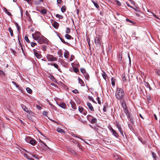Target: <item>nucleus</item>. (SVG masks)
Instances as JSON below:
<instances>
[{
  "mask_svg": "<svg viewBox=\"0 0 160 160\" xmlns=\"http://www.w3.org/2000/svg\"><path fill=\"white\" fill-rule=\"evenodd\" d=\"M24 156L25 158H27L28 159V158H29L28 156V155L26 154V153H25L24 154Z\"/></svg>",
  "mask_w": 160,
  "mask_h": 160,
  "instance_id": "63",
  "label": "nucleus"
},
{
  "mask_svg": "<svg viewBox=\"0 0 160 160\" xmlns=\"http://www.w3.org/2000/svg\"><path fill=\"white\" fill-rule=\"evenodd\" d=\"M66 9V7L65 6H63L62 7V8L61 9V11L62 12H63L65 11Z\"/></svg>",
  "mask_w": 160,
  "mask_h": 160,
  "instance_id": "31",
  "label": "nucleus"
},
{
  "mask_svg": "<svg viewBox=\"0 0 160 160\" xmlns=\"http://www.w3.org/2000/svg\"><path fill=\"white\" fill-rule=\"evenodd\" d=\"M82 114L84 115H86L87 113V111H86L85 110H83V112H82Z\"/></svg>",
  "mask_w": 160,
  "mask_h": 160,
  "instance_id": "54",
  "label": "nucleus"
},
{
  "mask_svg": "<svg viewBox=\"0 0 160 160\" xmlns=\"http://www.w3.org/2000/svg\"><path fill=\"white\" fill-rule=\"evenodd\" d=\"M4 75V73L0 69V75Z\"/></svg>",
  "mask_w": 160,
  "mask_h": 160,
  "instance_id": "55",
  "label": "nucleus"
},
{
  "mask_svg": "<svg viewBox=\"0 0 160 160\" xmlns=\"http://www.w3.org/2000/svg\"><path fill=\"white\" fill-rule=\"evenodd\" d=\"M31 45L32 47H34L35 45H37V44L35 42H31Z\"/></svg>",
  "mask_w": 160,
  "mask_h": 160,
  "instance_id": "43",
  "label": "nucleus"
},
{
  "mask_svg": "<svg viewBox=\"0 0 160 160\" xmlns=\"http://www.w3.org/2000/svg\"><path fill=\"white\" fill-rule=\"evenodd\" d=\"M97 99L98 101V104H101V101L100 100V98L99 97H97Z\"/></svg>",
  "mask_w": 160,
  "mask_h": 160,
  "instance_id": "47",
  "label": "nucleus"
},
{
  "mask_svg": "<svg viewBox=\"0 0 160 160\" xmlns=\"http://www.w3.org/2000/svg\"><path fill=\"white\" fill-rule=\"evenodd\" d=\"M33 51L34 52V55L38 59H40L42 57V56L41 53L37 52V50L36 49H33Z\"/></svg>",
  "mask_w": 160,
  "mask_h": 160,
  "instance_id": "8",
  "label": "nucleus"
},
{
  "mask_svg": "<svg viewBox=\"0 0 160 160\" xmlns=\"http://www.w3.org/2000/svg\"><path fill=\"white\" fill-rule=\"evenodd\" d=\"M102 76L103 78L104 79H106V78L107 75L105 73V72H103V73H102Z\"/></svg>",
  "mask_w": 160,
  "mask_h": 160,
  "instance_id": "38",
  "label": "nucleus"
},
{
  "mask_svg": "<svg viewBox=\"0 0 160 160\" xmlns=\"http://www.w3.org/2000/svg\"><path fill=\"white\" fill-rule=\"evenodd\" d=\"M103 110L104 112H106L107 111V107H106L105 105L103 106Z\"/></svg>",
  "mask_w": 160,
  "mask_h": 160,
  "instance_id": "53",
  "label": "nucleus"
},
{
  "mask_svg": "<svg viewBox=\"0 0 160 160\" xmlns=\"http://www.w3.org/2000/svg\"><path fill=\"white\" fill-rule=\"evenodd\" d=\"M51 23L52 26L56 29H58L59 24L56 21H51Z\"/></svg>",
  "mask_w": 160,
  "mask_h": 160,
  "instance_id": "7",
  "label": "nucleus"
},
{
  "mask_svg": "<svg viewBox=\"0 0 160 160\" xmlns=\"http://www.w3.org/2000/svg\"><path fill=\"white\" fill-rule=\"evenodd\" d=\"M78 79L79 83L81 84V86H84L85 84L84 82L79 77H78Z\"/></svg>",
  "mask_w": 160,
  "mask_h": 160,
  "instance_id": "14",
  "label": "nucleus"
},
{
  "mask_svg": "<svg viewBox=\"0 0 160 160\" xmlns=\"http://www.w3.org/2000/svg\"><path fill=\"white\" fill-rule=\"evenodd\" d=\"M124 112L126 114L127 117H128V108H126L125 109H123Z\"/></svg>",
  "mask_w": 160,
  "mask_h": 160,
  "instance_id": "32",
  "label": "nucleus"
},
{
  "mask_svg": "<svg viewBox=\"0 0 160 160\" xmlns=\"http://www.w3.org/2000/svg\"><path fill=\"white\" fill-rule=\"evenodd\" d=\"M92 2L93 3L95 6L97 8H99V7L98 3L97 2H95L93 1H92Z\"/></svg>",
  "mask_w": 160,
  "mask_h": 160,
  "instance_id": "19",
  "label": "nucleus"
},
{
  "mask_svg": "<svg viewBox=\"0 0 160 160\" xmlns=\"http://www.w3.org/2000/svg\"><path fill=\"white\" fill-rule=\"evenodd\" d=\"M46 58L48 61H54L57 60V58L54 57L52 55L48 54L46 56Z\"/></svg>",
  "mask_w": 160,
  "mask_h": 160,
  "instance_id": "4",
  "label": "nucleus"
},
{
  "mask_svg": "<svg viewBox=\"0 0 160 160\" xmlns=\"http://www.w3.org/2000/svg\"><path fill=\"white\" fill-rule=\"evenodd\" d=\"M32 139L30 137H28L25 138V140L27 142L30 143Z\"/></svg>",
  "mask_w": 160,
  "mask_h": 160,
  "instance_id": "23",
  "label": "nucleus"
},
{
  "mask_svg": "<svg viewBox=\"0 0 160 160\" xmlns=\"http://www.w3.org/2000/svg\"><path fill=\"white\" fill-rule=\"evenodd\" d=\"M26 90L27 92L29 94H31L32 92V90L30 88L28 87L26 88Z\"/></svg>",
  "mask_w": 160,
  "mask_h": 160,
  "instance_id": "25",
  "label": "nucleus"
},
{
  "mask_svg": "<svg viewBox=\"0 0 160 160\" xmlns=\"http://www.w3.org/2000/svg\"><path fill=\"white\" fill-rule=\"evenodd\" d=\"M42 142V143L43 144V145H44L45 146V147H48V146H47V145L45 143H44L43 142V141H42V142Z\"/></svg>",
  "mask_w": 160,
  "mask_h": 160,
  "instance_id": "61",
  "label": "nucleus"
},
{
  "mask_svg": "<svg viewBox=\"0 0 160 160\" xmlns=\"http://www.w3.org/2000/svg\"><path fill=\"white\" fill-rule=\"evenodd\" d=\"M152 156L153 158H154L155 160H156V157L155 153H154V152H152Z\"/></svg>",
  "mask_w": 160,
  "mask_h": 160,
  "instance_id": "46",
  "label": "nucleus"
},
{
  "mask_svg": "<svg viewBox=\"0 0 160 160\" xmlns=\"http://www.w3.org/2000/svg\"><path fill=\"white\" fill-rule=\"evenodd\" d=\"M60 39H61L62 42L64 44H66L67 43L63 39L60 37Z\"/></svg>",
  "mask_w": 160,
  "mask_h": 160,
  "instance_id": "49",
  "label": "nucleus"
},
{
  "mask_svg": "<svg viewBox=\"0 0 160 160\" xmlns=\"http://www.w3.org/2000/svg\"><path fill=\"white\" fill-rule=\"evenodd\" d=\"M4 12L9 16L11 15V13L9 11H8L7 9H6V8H4Z\"/></svg>",
  "mask_w": 160,
  "mask_h": 160,
  "instance_id": "26",
  "label": "nucleus"
},
{
  "mask_svg": "<svg viewBox=\"0 0 160 160\" xmlns=\"http://www.w3.org/2000/svg\"><path fill=\"white\" fill-rule=\"evenodd\" d=\"M15 24L18 29V32H19V30H20V27L18 26V23H16Z\"/></svg>",
  "mask_w": 160,
  "mask_h": 160,
  "instance_id": "39",
  "label": "nucleus"
},
{
  "mask_svg": "<svg viewBox=\"0 0 160 160\" xmlns=\"http://www.w3.org/2000/svg\"><path fill=\"white\" fill-rule=\"evenodd\" d=\"M65 37L68 39H70L72 38V37L70 35L67 34L65 35Z\"/></svg>",
  "mask_w": 160,
  "mask_h": 160,
  "instance_id": "28",
  "label": "nucleus"
},
{
  "mask_svg": "<svg viewBox=\"0 0 160 160\" xmlns=\"http://www.w3.org/2000/svg\"><path fill=\"white\" fill-rule=\"evenodd\" d=\"M87 105L88 106L89 109L92 111H94V108L92 105V104L90 102L87 103Z\"/></svg>",
  "mask_w": 160,
  "mask_h": 160,
  "instance_id": "11",
  "label": "nucleus"
},
{
  "mask_svg": "<svg viewBox=\"0 0 160 160\" xmlns=\"http://www.w3.org/2000/svg\"><path fill=\"white\" fill-rule=\"evenodd\" d=\"M36 107L39 110H41L42 109L41 107L39 105H37Z\"/></svg>",
  "mask_w": 160,
  "mask_h": 160,
  "instance_id": "59",
  "label": "nucleus"
},
{
  "mask_svg": "<svg viewBox=\"0 0 160 160\" xmlns=\"http://www.w3.org/2000/svg\"><path fill=\"white\" fill-rule=\"evenodd\" d=\"M93 116L90 115H88L87 116V119L88 121H90L93 118Z\"/></svg>",
  "mask_w": 160,
  "mask_h": 160,
  "instance_id": "27",
  "label": "nucleus"
},
{
  "mask_svg": "<svg viewBox=\"0 0 160 160\" xmlns=\"http://www.w3.org/2000/svg\"><path fill=\"white\" fill-rule=\"evenodd\" d=\"M70 103L72 106V108L74 109H77V107L75 103L73 101H71Z\"/></svg>",
  "mask_w": 160,
  "mask_h": 160,
  "instance_id": "13",
  "label": "nucleus"
},
{
  "mask_svg": "<svg viewBox=\"0 0 160 160\" xmlns=\"http://www.w3.org/2000/svg\"><path fill=\"white\" fill-rule=\"evenodd\" d=\"M53 66L55 68H57L58 70H59L60 69L59 68L58 65L56 63H53Z\"/></svg>",
  "mask_w": 160,
  "mask_h": 160,
  "instance_id": "34",
  "label": "nucleus"
},
{
  "mask_svg": "<svg viewBox=\"0 0 160 160\" xmlns=\"http://www.w3.org/2000/svg\"><path fill=\"white\" fill-rule=\"evenodd\" d=\"M32 156L33 157H34V158H38V156L36 155L35 154H32Z\"/></svg>",
  "mask_w": 160,
  "mask_h": 160,
  "instance_id": "56",
  "label": "nucleus"
},
{
  "mask_svg": "<svg viewBox=\"0 0 160 160\" xmlns=\"http://www.w3.org/2000/svg\"><path fill=\"white\" fill-rule=\"evenodd\" d=\"M122 107L123 109H125L127 108L126 106V104H122Z\"/></svg>",
  "mask_w": 160,
  "mask_h": 160,
  "instance_id": "50",
  "label": "nucleus"
},
{
  "mask_svg": "<svg viewBox=\"0 0 160 160\" xmlns=\"http://www.w3.org/2000/svg\"><path fill=\"white\" fill-rule=\"evenodd\" d=\"M81 71L83 74H84V73L86 72V70L84 68H81Z\"/></svg>",
  "mask_w": 160,
  "mask_h": 160,
  "instance_id": "37",
  "label": "nucleus"
},
{
  "mask_svg": "<svg viewBox=\"0 0 160 160\" xmlns=\"http://www.w3.org/2000/svg\"><path fill=\"white\" fill-rule=\"evenodd\" d=\"M21 106L23 109L28 113L30 114H32V112L30 110H28V108H27L25 106L22 104L21 105Z\"/></svg>",
  "mask_w": 160,
  "mask_h": 160,
  "instance_id": "6",
  "label": "nucleus"
},
{
  "mask_svg": "<svg viewBox=\"0 0 160 160\" xmlns=\"http://www.w3.org/2000/svg\"><path fill=\"white\" fill-rule=\"evenodd\" d=\"M58 105L60 107L65 109L66 108V105L64 102L60 103L58 104Z\"/></svg>",
  "mask_w": 160,
  "mask_h": 160,
  "instance_id": "12",
  "label": "nucleus"
},
{
  "mask_svg": "<svg viewBox=\"0 0 160 160\" xmlns=\"http://www.w3.org/2000/svg\"><path fill=\"white\" fill-rule=\"evenodd\" d=\"M78 110L80 112L82 113L83 112L84 109L83 107L79 106L78 108Z\"/></svg>",
  "mask_w": 160,
  "mask_h": 160,
  "instance_id": "30",
  "label": "nucleus"
},
{
  "mask_svg": "<svg viewBox=\"0 0 160 160\" xmlns=\"http://www.w3.org/2000/svg\"><path fill=\"white\" fill-rule=\"evenodd\" d=\"M116 126L119 131L120 132L123 137H124V135L123 133V131L122 129V128L121 125L118 124L116 125Z\"/></svg>",
  "mask_w": 160,
  "mask_h": 160,
  "instance_id": "10",
  "label": "nucleus"
},
{
  "mask_svg": "<svg viewBox=\"0 0 160 160\" xmlns=\"http://www.w3.org/2000/svg\"><path fill=\"white\" fill-rule=\"evenodd\" d=\"M40 12L42 14H45L47 13V12L46 10L45 9L41 10Z\"/></svg>",
  "mask_w": 160,
  "mask_h": 160,
  "instance_id": "33",
  "label": "nucleus"
},
{
  "mask_svg": "<svg viewBox=\"0 0 160 160\" xmlns=\"http://www.w3.org/2000/svg\"><path fill=\"white\" fill-rule=\"evenodd\" d=\"M12 83L17 88L19 87L18 85L15 82L13 81L12 82Z\"/></svg>",
  "mask_w": 160,
  "mask_h": 160,
  "instance_id": "51",
  "label": "nucleus"
},
{
  "mask_svg": "<svg viewBox=\"0 0 160 160\" xmlns=\"http://www.w3.org/2000/svg\"><path fill=\"white\" fill-rule=\"evenodd\" d=\"M117 158H116V159L118 160H123L120 157H119L118 156H117Z\"/></svg>",
  "mask_w": 160,
  "mask_h": 160,
  "instance_id": "57",
  "label": "nucleus"
},
{
  "mask_svg": "<svg viewBox=\"0 0 160 160\" xmlns=\"http://www.w3.org/2000/svg\"><path fill=\"white\" fill-rule=\"evenodd\" d=\"M58 54L59 55L60 57H62V53L61 52H58Z\"/></svg>",
  "mask_w": 160,
  "mask_h": 160,
  "instance_id": "62",
  "label": "nucleus"
},
{
  "mask_svg": "<svg viewBox=\"0 0 160 160\" xmlns=\"http://www.w3.org/2000/svg\"><path fill=\"white\" fill-rule=\"evenodd\" d=\"M127 21V22H130V23H131V24H130V25H134L135 23V22H134L133 21Z\"/></svg>",
  "mask_w": 160,
  "mask_h": 160,
  "instance_id": "35",
  "label": "nucleus"
},
{
  "mask_svg": "<svg viewBox=\"0 0 160 160\" xmlns=\"http://www.w3.org/2000/svg\"><path fill=\"white\" fill-rule=\"evenodd\" d=\"M110 130L112 133V134L113 136H114L117 138H118V137L119 135L112 128H111L110 129Z\"/></svg>",
  "mask_w": 160,
  "mask_h": 160,
  "instance_id": "9",
  "label": "nucleus"
},
{
  "mask_svg": "<svg viewBox=\"0 0 160 160\" xmlns=\"http://www.w3.org/2000/svg\"><path fill=\"white\" fill-rule=\"evenodd\" d=\"M57 131L58 132H60V133H64V130L63 129H62L59 128H57Z\"/></svg>",
  "mask_w": 160,
  "mask_h": 160,
  "instance_id": "16",
  "label": "nucleus"
},
{
  "mask_svg": "<svg viewBox=\"0 0 160 160\" xmlns=\"http://www.w3.org/2000/svg\"><path fill=\"white\" fill-rule=\"evenodd\" d=\"M68 150L69 152H71L72 154L73 155H74L75 154V152L71 148H69L68 149Z\"/></svg>",
  "mask_w": 160,
  "mask_h": 160,
  "instance_id": "24",
  "label": "nucleus"
},
{
  "mask_svg": "<svg viewBox=\"0 0 160 160\" xmlns=\"http://www.w3.org/2000/svg\"><path fill=\"white\" fill-rule=\"evenodd\" d=\"M37 41L40 44L45 43L46 41L45 38L42 35Z\"/></svg>",
  "mask_w": 160,
  "mask_h": 160,
  "instance_id": "5",
  "label": "nucleus"
},
{
  "mask_svg": "<svg viewBox=\"0 0 160 160\" xmlns=\"http://www.w3.org/2000/svg\"><path fill=\"white\" fill-rule=\"evenodd\" d=\"M56 16L59 19H62L63 18V17L61 15H59L58 14H56Z\"/></svg>",
  "mask_w": 160,
  "mask_h": 160,
  "instance_id": "36",
  "label": "nucleus"
},
{
  "mask_svg": "<svg viewBox=\"0 0 160 160\" xmlns=\"http://www.w3.org/2000/svg\"><path fill=\"white\" fill-rule=\"evenodd\" d=\"M73 70L74 72L76 73H77L78 72H79V70L77 68H74Z\"/></svg>",
  "mask_w": 160,
  "mask_h": 160,
  "instance_id": "41",
  "label": "nucleus"
},
{
  "mask_svg": "<svg viewBox=\"0 0 160 160\" xmlns=\"http://www.w3.org/2000/svg\"><path fill=\"white\" fill-rule=\"evenodd\" d=\"M101 37L98 35L94 38V42L96 47L100 48L101 45Z\"/></svg>",
  "mask_w": 160,
  "mask_h": 160,
  "instance_id": "2",
  "label": "nucleus"
},
{
  "mask_svg": "<svg viewBox=\"0 0 160 160\" xmlns=\"http://www.w3.org/2000/svg\"><path fill=\"white\" fill-rule=\"evenodd\" d=\"M151 13L152 14L153 16L155 17L156 18H157V19H159L157 17V15H155L154 13H153L152 12H151Z\"/></svg>",
  "mask_w": 160,
  "mask_h": 160,
  "instance_id": "60",
  "label": "nucleus"
},
{
  "mask_svg": "<svg viewBox=\"0 0 160 160\" xmlns=\"http://www.w3.org/2000/svg\"><path fill=\"white\" fill-rule=\"evenodd\" d=\"M8 31L10 33V34L11 36H13V33L12 30V29L11 28H8Z\"/></svg>",
  "mask_w": 160,
  "mask_h": 160,
  "instance_id": "29",
  "label": "nucleus"
},
{
  "mask_svg": "<svg viewBox=\"0 0 160 160\" xmlns=\"http://www.w3.org/2000/svg\"><path fill=\"white\" fill-rule=\"evenodd\" d=\"M29 143L32 145H34L36 144V142L35 140L32 139Z\"/></svg>",
  "mask_w": 160,
  "mask_h": 160,
  "instance_id": "21",
  "label": "nucleus"
},
{
  "mask_svg": "<svg viewBox=\"0 0 160 160\" xmlns=\"http://www.w3.org/2000/svg\"><path fill=\"white\" fill-rule=\"evenodd\" d=\"M121 105H122V104H126L124 100L122 101L121 102Z\"/></svg>",
  "mask_w": 160,
  "mask_h": 160,
  "instance_id": "64",
  "label": "nucleus"
},
{
  "mask_svg": "<svg viewBox=\"0 0 160 160\" xmlns=\"http://www.w3.org/2000/svg\"><path fill=\"white\" fill-rule=\"evenodd\" d=\"M69 55V53L68 51H66L64 52V56L65 58H68Z\"/></svg>",
  "mask_w": 160,
  "mask_h": 160,
  "instance_id": "15",
  "label": "nucleus"
},
{
  "mask_svg": "<svg viewBox=\"0 0 160 160\" xmlns=\"http://www.w3.org/2000/svg\"><path fill=\"white\" fill-rule=\"evenodd\" d=\"M42 35L39 32H37L32 34L33 38L36 41L38 40Z\"/></svg>",
  "mask_w": 160,
  "mask_h": 160,
  "instance_id": "3",
  "label": "nucleus"
},
{
  "mask_svg": "<svg viewBox=\"0 0 160 160\" xmlns=\"http://www.w3.org/2000/svg\"><path fill=\"white\" fill-rule=\"evenodd\" d=\"M88 98L90 100L92 101L93 102H95V101L92 97L89 96L88 97Z\"/></svg>",
  "mask_w": 160,
  "mask_h": 160,
  "instance_id": "48",
  "label": "nucleus"
},
{
  "mask_svg": "<svg viewBox=\"0 0 160 160\" xmlns=\"http://www.w3.org/2000/svg\"><path fill=\"white\" fill-rule=\"evenodd\" d=\"M25 40L27 42H28V43L30 41L29 40V39L28 38V37L27 36H25Z\"/></svg>",
  "mask_w": 160,
  "mask_h": 160,
  "instance_id": "44",
  "label": "nucleus"
},
{
  "mask_svg": "<svg viewBox=\"0 0 160 160\" xmlns=\"http://www.w3.org/2000/svg\"><path fill=\"white\" fill-rule=\"evenodd\" d=\"M73 92L74 93H78V90L75 89L73 91Z\"/></svg>",
  "mask_w": 160,
  "mask_h": 160,
  "instance_id": "58",
  "label": "nucleus"
},
{
  "mask_svg": "<svg viewBox=\"0 0 160 160\" xmlns=\"http://www.w3.org/2000/svg\"><path fill=\"white\" fill-rule=\"evenodd\" d=\"M122 80L123 81V83H125L126 81V78H125V76H124L122 78Z\"/></svg>",
  "mask_w": 160,
  "mask_h": 160,
  "instance_id": "42",
  "label": "nucleus"
},
{
  "mask_svg": "<svg viewBox=\"0 0 160 160\" xmlns=\"http://www.w3.org/2000/svg\"><path fill=\"white\" fill-rule=\"evenodd\" d=\"M144 85L146 87H147V88H149L150 89V90H151V87L148 83L146 82H144Z\"/></svg>",
  "mask_w": 160,
  "mask_h": 160,
  "instance_id": "18",
  "label": "nucleus"
},
{
  "mask_svg": "<svg viewBox=\"0 0 160 160\" xmlns=\"http://www.w3.org/2000/svg\"><path fill=\"white\" fill-rule=\"evenodd\" d=\"M125 95L123 90L121 88H117L115 92L116 98L118 99H122Z\"/></svg>",
  "mask_w": 160,
  "mask_h": 160,
  "instance_id": "1",
  "label": "nucleus"
},
{
  "mask_svg": "<svg viewBox=\"0 0 160 160\" xmlns=\"http://www.w3.org/2000/svg\"><path fill=\"white\" fill-rule=\"evenodd\" d=\"M74 56L73 55H71V58L70 59V61H72L73 59L74 58Z\"/></svg>",
  "mask_w": 160,
  "mask_h": 160,
  "instance_id": "52",
  "label": "nucleus"
},
{
  "mask_svg": "<svg viewBox=\"0 0 160 160\" xmlns=\"http://www.w3.org/2000/svg\"><path fill=\"white\" fill-rule=\"evenodd\" d=\"M66 33H69L70 32V29L69 28H66Z\"/></svg>",
  "mask_w": 160,
  "mask_h": 160,
  "instance_id": "45",
  "label": "nucleus"
},
{
  "mask_svg": "<svg viewBox=\"0 0 160 160\" xmlns=\"http://www.w3.org/2000/svg\"><path fill=\"white\" fill-rule=\"evenodd\" d=\"M115 2L116 3L117 5L119 6H120L121 5V3L120 2L118 1V0H115Z\"/></svg>",
  "mask_w": 160,
  "mask_h": 160,
  "instance_id": "40",
  "label": "nucleus"
},
{
  "mask_svg": "<svg viewBox=\"0 0 160 160\" xmlns=\"http://www.w3.org/2000/svg\"><path fill=\"white\" fill-rule=\"evenodd\" d=\"M97 121V119L93 117V118L92 119L90 122L91 123L93 124L96 122Z\"/></svg>",
  "mask_w": 160,
  "mask_h": 160,
  "instance_id": "17",
  "label": "nucleus"
},
{
  "mask_svg": "<svg viewBox=\"0 0 160 160\" xmlns=\"http://www.w3.org/2000/svg\"><path fill=\"white\" fill-rule=\"evenodd\" d=\"M115 79L113 78H111V83L112 86H114L115 85Z\"/></svg>",
  "mask_w": 160,
  "mask_h": 160,
  "instance_id": "20",
  "label": "nucleus"
},
{
  "mask_svg": "<svg viewBox=\"0 0 160 160\" xmlns=\"http://www.w3.org/2000/svg\"><path fill=\"white\" fill-rule=\"evenodd\" d=\"M85 78L87 79L88 80L89 78V76L88 74L86 72L83 74Z\"/></svg>",
  "mask_w": 160,
  "mask_h": 160,
  "instance_id": "22",
  "label": "nucleus"
}]
</instances>
